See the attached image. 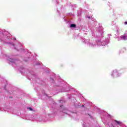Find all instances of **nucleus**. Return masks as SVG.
I'll list each match as a JSON object with an SVG mask.
<instances>
[{"label":"nucleus","mask_w":127,"mask_h":127,"mask_svg":"<svg viewBox=\"0 0 127 127\" xmlns=\"http://www.w3.org/2000/svg\"><path fill=\"white\" fill-rule=\"evenodd\" d=\"M112 75L113 77H120V75H119V72H118V70H114L112 72Z\"/></svg>","instance_id":"f257e3e1"},{"label":"nucleus","mask_w":127,"mask_h":127,"mask_svg":"<svg viewBox=\"0 0 127 127\" xmlns=\"http://www.w3.org/2000/svg\"><path fill=\"white\" fill-rule=\"evenodd\" d=\"M114 122L115 123H116V124L117 125H118V126H121V125H122V122H120V121H117V120H114Z\"/></svg>","instance_id":"f03ea898"},{"label":"nucleus","mask_w":127,"mask_h":127,"mask_svg":"<svg viewBox=\"0 0 127 127\" xmlns=\"http://www.w3.org/2000/svg\"><path fill=\"white\" fill-rule=\"evenodd\" d=\"M121 38H122V39H123L124 40H126L127 39V36H122L121 37Z\"/></svg>","instance_id":"7ed1b4c3"},{"label":"nucleus","mask_w":127,"mask_h":127,"mask_svg":"<svg viewBox=\"0 0 127 127\" xmlns=\"http://www.w3.org/2000/svg\"><path fill=\"white\" fill-rule=\"evenodd\" d=\"M70 27H71V28L76 27V24H70Z\"/></svg>","instance_id":"20e7f679"},{"label":"nucleus","mask_w":127,"mask_h":127,"mask_svg":"<svg viewBox=\"0 0 127 127\" xmlns=\"http://www.w3.org/2000/svg\"><path fill=\"white\" fill-rule=\"evenodd\" d=\"M28 110H30V111H33V109H32V108L29 107L28 108Z\"/></svg>","instance_id":"39448f33"},{"label":"nucleus","mask_w":127,"mask_h":127,"mask_svg":"<svg viewBox=\"0 0 127 127\" xmlns=\"http://www.w3.org/2000/svg\"><path fill=\"white\" fill-rule=\"evenodd\" d=\"M125 24H126V25L127 24V21L125 22Z\"/></svg>","instance_id":"423d86ee"},{"label":"nucleus","mask_w":127,"mask_h":127,"mask_svg":"<svg viewBox=\"0 0 127 127\" xmlns=\"http://www.w3.org/2000/svg\"><path fill=\"white\" fill-rule=\"evenodd\" d=\"M89 18H90V17H89Z\"/></svg>","instance_id":"0eeeda50"}]
</instances>
